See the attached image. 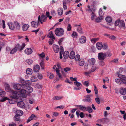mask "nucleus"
I'll list each match as a JSON object with an SVG mask.
<instances>
[{
  "label": "nucleus",
  "mask_w": 126,
  "mask_h": 126,
  "mask_svg": "<svg viewBox=\"0 0 126 126\" xmlns=\"http://www.w3.org/2000/svg\"><path fill=\"white\" fill-rule=\"evenodd\" d=\"M60 68V66L59 64H57L54 65L53 67L54 69H55L56 74L60 78H61V75L59 73Z\"/></svg>",
  "instance_id": "39448f33"
},
{
  "label": "nucleus",
  "mask_w": 126,
  "mask_h": 126,
  "mask_svg": "<svg viewBox=\"0 0 126 126\" xmlns=\"http://www.w3.org/2000/svg\"><path fill=\"white\" fill-rule=\"evenodd\" d=\"M5 89L6 91L7 92L10 91V93L12 91H13L11 90V89L9 85L8 84H6Z\"/></svg>",
  "instance_id": "c756f323"
},
{
  "label": "nucleus",
  "mask_w": 126,
  "mask_h": 126,
  "mask_svg": "<svg viewBox=\"0 0 126 126\" xmlns=\"http://www.w3.org/2000/svg\"><path fill=\"white\" fill-rule=\"evenodd\" d=\"M120 79H116L115 80V82L119 85L126 83V77L124 75L121 74L118 75Z\"/></svg>",
  "instance_id": "f257e3e1"
},
{
  "label": "nucleus",
  "mask_w": 126,
  "mask_h": 126,
  "mask_svg": "<svg viewBox=\"0 0 126 126\" xmlns=\"http://www.w3.org/2000/svg\"><path fill=\"white\" fill-rule=\"evenodd\" d=\"M13 87L16 90H19L21 88H22V84L21 85L19 83H15L14 84Z\"/></svg>",
  "instance_id": "1a4fd4ad"
},
{
  "label": "nucleus",
  "mask_w": 126,
  "mask_h": 126,
  "mask_svg": "<svg viewBox=\"0 0 126 126\" xmlns=\"http://www.w3.org/2000/svg\"><path fill=\"white\" fill-rule=\"evenodd\" d=\"M24 89H26L27 92L28 93H30L33 91V88L31 87L28 86L27 88Z\"/></svg>",
  "instance_id": "cd10ccee"
},
{
  "label": "nucleus",
  "mask_w": 126,
  "mask_h": 126,
  "mask_svg": "<svg viewBox=\"0 0 126 126\" xmlns=\"http://www.w3.org/2000/svg\"><path fill=\"white\" fill-rule=\"evenodd\" d=\"M95 100L97 104H99L100 103V101L99 98L98 97H97L95 98Z\"/></svg>",
  "instance_id": "774afa93"
},
{
  "label": "nucleus",
  "mask_w": 126,
  "mask_h": 126,
  "mask_svg": "<svg viewBox=\"0 0 126 126\" xmlns=\"http://www.w3.org/2000/svg\"><path fill=\"white\" fill-rule=\"evenodd\" d=\"M93 66L90 70L91 72L94 71L96 69V67L95 65H92Z\"/></svg>",
  "instance_id": "4d7b16f0"
},
{
  "label": "nucleus",
  "mask_w": 126,
  "mask_h": 126,
  "mask_svg": "<svg viewBox=\"0 0 126 126\" xmlns=\"http://www.w3.org/2000/svg\"><path fill=\"white\" fill-rule=\"evenodd\" d=\"M47 36L49 38H50L54 39H55V38L53 35V33L52 31H50L49 32L48 34L47 35Z\"/></svg>",
  "instance_id": "393cba45"
},
{
  "label": "nucleus",
  "mask_w": 126,
  "mask_h": 126,
  "mask_svg": "<svg viewBox=\"0 0 126 126\" xmlns=\"http://www.w3.org/2000/svg\"><path fill=\"white\" fill-rule=\"evenodd\" d=\"M80 25H77L75 26L77 28V31L79 33L82 34L83 33L81 28L80 27Z\"/></svg>",
  "instance_id": "b1692460"
},
{
  "label": "nucleus",
  "mask_w": 126,
  "mask_h": 126,
  "mask_svg": "<svg viewBox=\"0 0 126 126\" xmlns=\"http://www.w3.org/2000/svg\"><path fill=\"white\" fill-rule=\"evenodd\" d=\"M5 94L6 92L5 91H2L0 92V96L1 97H4Z\"/></svg>",
  "instance_id": "13d9d810"
},
{
  "label": "nucleus",
  "mask_w": 126,
  "mask_h": 126,
  "mask_svg": "<svg viewBox=\"0 0 126 126\" xmlns=\"http://www.w3.org/2000/svg\"><path fill=\"white\" fill-rule=\"evenodd\" d=\"M96 47L98 50L101 49L102 48V44L101 42H97L96 44Z\"/></svg>",
  "instance_id": "4468645a"
},
{
  "label": "nucleus",
  "mask_w": 126,
  "mask_h": 126,
  "mask_svg": "<svg viewBox=\"0 0 126 126\" xmlns=\"http://www.w3.org/2000/svg\"><path fill=\"white\" fill-rule=\"evenodd\" d=\"M25 80L24 79L21 78L20 79L19 81L21 83L23 84H24Z\"/></svg>",
  "instance_id": "e2e57ef3"
},
{
  "label": "nucleus",
  "mask_w": 126,
  "mask_h": 126,
  "mask_svg": "<svg viewBox=\"0 0 126 126\" xmlns=\"http://www.w3.org/2000/svg\"><path fill=\"white\" fill-rule=\"evenodd\" d=\"M23 89H21L20 91H19V93L21 94H25L27 92V91L26 89L22 88ZM19 93V92H18Z\"/></svg>",
  "instance_id": "c9c22d12"
},
{
  "label": "nucleus",
  "mask_w": 126,
  "mask_h": 126,
  "mask_svg": "<svg viewBox=\"0 0 126 126\" xmlns=\"http://www.w3.org/2000/svg\"><path fill=\"white\" fill-rule=\"evenodd\" d=\"M98 13L100 17H102V8H100L99 10Z\"/></svg>",
  "instance_id": "de8ad7c7"
},
{
  "label": "nucleus",
  "mask_w": 126,
  "mask_h": 126,
  "mask_svg": "<svg viewBox=\"0 0 126 126\" xmlns=\"http://www.w3.org/2000/svg\"><path fill=\"white\" fill-rule=\"evenodd\" d=\"M26 62L29 65H30L33 63V61L31 59H28L26 60Z\"/></svg>",
  "instance_id": "8fccbe9b"
},
{
  "label": "nucleus",
  "mask_w": 126,
  "mask_h": 126,
  "mask_svg": "<svg viewBox=\"0 0 126 126\" xmlns=\"http://www.w3.org/2000/svg\"><path fill=\"white\" fill-rule=\"evenodd\" d=\"M75 56V52L74 51H72L70 53L69 58L71 59H73Z\"/></svg>",
  "instance_id": "2f4dec72"
},
{
  "label": "nucleus",
  "mask_w": 126,
  "mask_h": 126,
  "mask_svg": "<svg viewBox=\"0 0 126 126\" xmlns=\"http://www.w3.org/2000/svg\"><path fill=\"white\" fill-rule=\"evenodd\" d=\"M105 20L107 22H111L112 20V18L110 16H107Z\"/></svg>",
  "instance_id": "79ce46f5"
},
{
  "label": "nucleus",
  "mask_w": 126,
  "mask_h": 126,
  "mask_svg": "<svg viewBox=\"0 0 126 126\" xmlns=\"http://www.w3.org/2000/svg\"><path fill=\"white\" fill-rule=\"evenodd\" d=\"M119 26L121 27H124L125 26L124 22L123 20H121L120 21Z\"/></svg>",
  "instance_id": "f704fd0d"
},
{
  "label": "nucleus",
  "mask_w": 126,
  "mask_h": 126,
  "mask_svg": "<svg viewBox=\"0 0 126 126\" xmlns=\"http://www.w3.org/2000/svg\"><path fill=\"white\" fill-rule=\"evenodd\" d=\"M87 7V8L86 9V10L89 13H92V12H94L95 10V9L93 6L92 5L90 6L89 5Z\"/></svg>",
  "instance_id": "0eeeda50"
},
{
  "label": "nucleus",
  "mask_w": 126,
  "mask_h": 126,
  "mask_svg": "<svg viewBox=\"0 0 126 126\" xmlns=\"http://www.w3.org/2000/svg\"><path fill=\"white\" fill-rule=\"evenodd\" d=\"M104 83L105 84V83H109V80L108 78L106 77L104 79H103Z\"/></svg>",
  "instance_id": "09e8293b"
},
{
  "label": "nucleus",
  "mask_w": 126,
  "mask_h": 126,
  "mask_svg": "<svg viewBox=\"0 0 126 126\" xmlns=\"http://www.w3.org/2000/svg\"><path fill=\"white\" fill-rule=\"evenodd\" d=\"M102 19V17H100V18L98 17L96 18L95 20V22H100Z\"/></svg>",
  "instance_id": "a18cd8bd"
},
{
  "label": "nucleus",
  "mask_w": 126,
  "mask_h": 126,
  "mask_svg": "<svg viewBox=\"0 0 126 126\" xmlns=\"http://www.w3.org/2000/svg\"><path fill=\"white\" fill-rule=\"evenodd\" d=\"M108 45L107 43H105L103 44V49L106 50L108 49Z\"/></svg>",
  "instance_id": "49530a36"
},
{
  "label": "nucleus",
  "mask_w": 126,
  "mask_h": 126,
  "mask_svg": "<svg viewBox=\"0 0 126 126\" xmlns=\"http://www.w3.org/2000/svg\"><path fill=\"white\" fill-rule=\"evenodd\" d=\"M119 92L120 94L122 95H125L126 94V89L123 87L120 88Z\"/></svg>",
  "instance_id": "ddd939ff"
},
{
  "label": "nucleus",
  "mask_w": 126,
  "mask_h": 126,
  "mask_svg": "<svg viewBox=\"0 0 126 126\" xmlns=\"http://www.w3.org/2000/svg\"><path fill=\"white\" fill-rule=\"evenodd\" d=\"M53 48L55 52L57 53L59 52L60 48L58 46L56 45H53Z\"/></svg>",
  "instance_id": "9b49d317"
},
{
  "label": "nucleus",
  "mask_w": 126,
  "mask_h": 126,
  "mask_svg": "<svg viewBox=\"0 0 126 126\" xmlns=\"http://www.w3.org/2000/svg\"><path fill=\"white\" fill-rule=\"evenodd\" d=\"M8 25L9 28L11 30H13L15 28V26L14 24L11 22L8 23Z\"/></svg>",
  "instance_id": "c85d7f7f"
},
{
  "label": "nucleus",
  "mask_w": 126,
  "mask_h": 126,
  "mask_svg": "<svg viewBox=\"0 0 126 126\" xmlns=\"http://www.w3.org/2000/svg\"><path fill=\"white\" fill-rule=\"evenodd\" d=\"M29 26L28 24H24L22 26V29L23 31H27L29 27Z\"/></svg>",
  "instance_id": "473e14b6"
},
{
  "label": "nucleus",
  "mask_w": 126,
  "mask_h": 126,
  "mask_svg": "<svg viewBox=\"0 0 126 126\" xmlns=\"http://www.w3.org/2000/svg\"><path fill=\"white\" fill-rule=\"evenodd\" d=\"M31 80L32 82H35L37 81V79L36 77L33 76L31 77Z\"/></svg>",
  "instance_id": "37998d69"
},
{
  "label": "nucleus",
  "mask_w": 126,
  "mask_h": 126,
  "mask_svg": "<svg viewBox=\"0 0 126 126\" xmlns=\"http://www.w3.org/2000/svg\"><path fill=\"white\" fill-rule=\"evenodd\" d=\"M17 105L19 107L21 108H23L25 107V104L22 101L19 102H18Z\"/></svg>",
  "instance_id": "2eb2a0df"
},
{
  "label": "nucleus",
  "mask_w": 126,
  "mask_h": 126,
  "mask_svg": "<svg viewBox=\"0 0 126 126\" xmlns=\"http://www.w3.org/2000/svg\"><path fill=\"white\" fill-rule=\"evenodd\" d=\"M72 27L70 24H68L67 27V31H70Z\"/></svg>",
  "instance_id": "052dcab7"
},
{
  "label": "nucleus",
  "mask_w": 126,
  "mask_h": 126,
  "mask_svg": "<svg viewBox=\"0 0 126 126\" xmlns=\"http://www.w3.org/2000/svg\"><path fill=\"white\" fill-rule=\"evenodd\" d=\"M62 96H54L53 97V99L54 100H59L62 99L63 98Z\"/></svg>",
  "instance_id": "72a5a7b5"
},
{
  "label": "nucleus",
  "mask_w": 126,
  "mask_h": 126,
  "mask_svg": "<svg viewBox=\"0 0 126 126\" xmlns=\"http://www.w3.org/2000/svg\"><path fill=\"white\" fill-rule=\"evenodd\" d=\"M26 73L27 75H30L32 74V70L31 68H28L26 70Z\"/></svg>",
  "instance_id": "4be33fe9"
},
{
  "label": "nucleus",
  "mask_w": 126,
  "mask_h": 126,
  "mask_svg": "<svg viewBox=\"0 0 126 126\" xmlns=\"http://www.w3.org/2000/svg\"><path fill=\"white\" fill-rule=\"evenodd\" d=\"M88 61L89 63L91 65H94L95 62V60L94 58H92L88 60Z\"/></svg>",
  "instance_id": "dca6fc26"
},
{
  "label": "nucleus",
  "mask_w": 126,
  "mask_h": 126,
  "mask_svg": "<svg viewBox=\"0 0 126 126\" xmlns=\"http://www.w3.org/2000/svg\"><path fill=\"white\" fill-rule=\"evenodd\" d=\"M24 52L27 55H29L32 53V51L31 48H28L25 50Z\"/></svg>",
  "instance_id": "a211bd4d"
},
{
  "label": "nucleus",
  "mask_w": 126,
  "mask_h": 126,
  "mask_svg": "<svg viewBox=\"0 0 126 126\" xmlns=\"http://www.w3.org/2000/svg\"><path fill=\"white\" fill-rule=\"evenodd\" d=\"M83 101L86 102H88L90 101V98L89 96H88L86 97V98L83 99Z\"/></svg>",
  "instance_id": "e433bc0d"
},
{
  "label": "nucleus",
  "mask_w": 126,
  "mask_h": 126,
  "mask_svg": "<svg viewBox=\"0 0 126 126\" xmlns=\"http://www.w3.org/2000/svg\"><path fill=\"white\" fill-rule=\"evenodd\" d=\"M18 92L16 91H12L10 93V97L12 99H16L19 98V95Z\"/></svg>",
  "instance_id": "20e7f679"
},
{
  "label": "nucleus",
  "mask_w": 126,
  "mask_h": 126,
  "mask_svg": "<svg viewBox=\"0 0 126 126\" xmlns=\"http://www.w3.org/2000/svg\"><path fill=\"white\" fill-rule=\"evenodd\" d=\"M58 12L59 15L60 16L62 15L63 13V9L61 8H59L58 10Z\"/></svg>",
  "instance_id": "58836bf2"
},
{
  "label": "nucleus",
  "mask_w": 126,
  "mask_h": 126,
  "mask_svg": "<svg viewBox=\"0 0 126 126\" xmlns=\"http://www.w3.org/2000/svg\"><path fill=\"white\" fill-rule=\"evenodd\" d=\"M40 64L41 66V69H44V62L41 61L40 62Z\"/></svg>",
  "instance_id": "338daca9"
},
{
  "label": "nucleus",
  "mask_w": 126,
  "mask_h": 126,
  "mask_svg": "<svg viewBox=\"0 0 126 126\" xmlns=\"http://www.w3.org/2000/svg\"><path fill=\"white\" fill-rule=\"evenodd\" d=\"M40 67L38 65H34L33 68L34 71L35 72H38L40 70Z\"/></svg>",
  "instance_id": "aec40b11"
},
{
  "label": "nucleus",
  "mask_w": 126,
  "mask_h": 126,
  "mask_svg": "<svg viewBox=\"0 0 126 126\" xmlns=\"http://www.w3.org/2000/svg\"><path fill=\"white\" fill-rule=\"evenodd\" d=\"M35 87L37 88H42L41 85L39 83H38L36 84L35 85Z\"/></svg>",
  "instance_id": "680f3d73"
},
{
  "label": "nucleus",
  "mask_w": 126,
  "mask_h": 126,
  "mask_svg": "<svg viewBox=\"0 0 126 126\" xmlns=\"http://www.w3.org/2000/svg\"><path fill=\"white\" fill-rule=\"evenodd\" d=\"M79 41L81 43H84L86 41V38L84 36H81L80 38Z\"/></svg>",
  "instance_id": "412c9836"
},
{
  "label": "nucleus",
  "mask_w": 126,
  "mask_h": 126,
  "mask_svg": "<svg viewBox=\"0 0 126 126\" xmlns=\"http://www.w3.org/2000/svg\"><path fill=\"white\" fill-rule=\"evenodd\" d=\"M69 52L67 51H65L63 53V56L65 59H67L69 56Z\"/></svg>",
  "instance_id": "bb28decb"
},
{
  "label": "nucleus",
  "mask_w": 126,
  "mask_h": 126,
  "mask_svg": "<svg viewBox=\"0 0 126 126\" xmlns=\"http://www.w3.org/2000/svg\"><path fill=\"white\" fill-rule=\"evenodd\" d=\"M55 33L58 36H62L63 34L64 30L62 28H57L55 30Z\"/></svg>",
  "instance_id": "7ed1b4c3"
},
{
  "label": "nucleus",
  "mask_w": 126,
  "mask_h": 126,
  "mask_svg": "<svg viewBox=\"0 0 126 126\" xmlns=\"http://www.w3.org/2000/svg\"><path fill=\"white\" fill-rule=\"evenodd\" d=\"M78 61V64L80 66H83L85 63V61L83 58L80 59Z\"/></svg>",
  "instance_id": "f3484780"
},
{
  "label": "nucleus",
  "mask_w": 126,
  "mask_h": 126,
  "mask_svg": "<svg viewBox=\"0 0 126 126\" xmlns=\"http://www.w3.org/2000/svg\"><path fill=\"white\" fill-rule=\"evenodd\" d=\"M98 40V38H92L91 40V41L94 44Z\"/></svg>",
  "instance_id": "603ef678"
},
{
  "label": "nucleus",
  "mask_w": 126,
  "mask_h": 126,
  "mask_svg": "<svg viewBox=\"0 0 126 126\" xmlns=\"http://www.w3.org/2000/svg\"><path fill=\"white\" fill-rule=\"evenodd\" d=\"M38 55L40 57L42 58L45 57V56L44 52H42L41 54H39Z\"/></svg>",
  "instance_id": "69168bd1"
},
{
  "label": "nucleus",
  "mask_w": 126,
  "mask_h": 126,
  "mask_svg": "<svg viewBox=\"0 0 126 126\" xmlns=\"http://www.w3.org/2000/svg\"><path fill=\"white\" fill-rule=\"evenodd\" d=\"M31 84V83L30 80H27L25 81L24 84H22V88H26Z\"/></svg>",
  "instance_id": "9d476101"
},
{
  "label": "nucleus",
  "mask_w": 126,
  "mask_h": 126,
  "mask_svg": "<svg viewBox=\"0 0 126 126\" xmlns=\"http://www.w3.org/2000/svg\"><path fill=\"white\" fill-rule=\"evenodd\" d=\"M111 62L112 63H118V59H115L112 60Z\"/></svg>",
  "instance_id": "bf43d9fd"
},
{
  "label": "nucleus",
  "mask_w": 126,
  "mask_h": 126,
  "mask_svg": "<svg viewBox=\"0 0 126 126\" xmlns=\"http://www.w3.org/2000/svg\"><path fill=\"white\" fill-rule=\"evenodd\" d=\"M98 59L100 60L99 62V63L100 65L102 66V53L101 52L98 53Z\"/></svg>",
  "instance_id": "6e6552de"
},
{
  "label": "nucleus",
  "mask_w": 126,
  "mask_h": 126,
  "mask_svg": "<svg viewBox=\"0 0 126 126\" xmlns=\"http://www.w3.org/2000/svg\"><path fill=\"white\" fill-rule=\"evenodd\" d=\"M78 107L79 109L83 112H85L86 110V108L81 105H78Z\"/></svg>",
  "instance_id": "a878e982"
},
{
  "label": "nucleus",
  "mask_w": 126,
  "mask_h": 126,
  "mask_svg": "<svg viewBox=\"0 0 126 126\" xmlns=\"http://www.w3.org/2000/svg\"><path fill=\"white\" fill-rule=\"evenodd\" d=\"M47 76L50 79L53 78L54 76L52 73L49 72L47 73Z\"/></svg>",
  "instance_id": "a19ab883"
},
{
  "label": "nucleus",
  "mask_w": 126,
  "mask_h": 126,
  "mask_svg": "<svg viewBox=\"0 0 126 126\" xmlns=\"http://www.w3.org/2000/svg\"><path fill=\"white\" fill-rule=\"evenodd\" d=\"M91 19L92 20H93L96 18V16L94 12H92L91 13Z\"/></svg>",
  "instance_id": "4c0bfd02"
},
{
  "label": "nucleus",
  "mask_w": 126,
  "mask_h": 126,
  "mask_svg": "<svg viewBox=\"0 0 126 126\" xmlns=\"http://www.w3.org/2000/svg\"><path fill=\"white\" fill-rule=\"evenodd\" d=\"M16 113L17 114V115L20 116L23 115V111L21 110H17Z\"/></svg>",
  "instance_id": "c03bdc74"
},
{
  "label": "nucleus",
  "mask_w": 126,
  "mask_h": 126,
  "mask_svg": "<svg viewBox=\"0 0 126 126\" xmlns=\"http://www.w3.org/2000/svg\"><path fill=\"white\" fill-rule=\"evenodd\" d=\"M74 84L75 85L77 86V87H75L74 88V90H80L81 88L79 86L81 85V84L80 83L78 82L77 81H76V82H74Z\"/></svg>",
  "instance_id": "f8f14e48"
},
{
  "label": "nucleus",
  "mask_w": 126,
  "mask_h": 126,
  "mask_svg": "<svg viewBox=\"0 0 126 126\" xmlns=\"http://www.w3.org/2000/svg\"><path fill=\"white\" fill-rule=\"evenodd\" d=\"M120 21V19L116 20L115 23V26H118V25H119Z\"/></svg>",
  "instance_id": "0e129e2a"
},
{
  "label": "nucleus",
  "mask_w": 126,
  "mask_h": 126,
  "mask_svg": "<svg viewBox=\"0 0 126 126\" xmlns=\"http://www.w3.org/2000/svg\"><path fill=\"white\" fill-rule=\"evenodd\" d=\"M71 36L73 38H77L78 36L77 33L76 32H73Z\"/></svg>",
  "instance_id": "864d4df0"
},
{
  "label": "nucleus",
  "mask_w": 126,
  "mask_h": 126,
  "mask_svg": "<svg viewBox=\"0 0 126 126\" xmlns=\"http://www.w3.org/2000/svg\"><path fill=\"white\" fill-rule=\"evenodd\" d=\"M74 58H75V61H79L80 59V56L78 54H77L75 56Z\"/></svg>",
  "instance_id": "3c124183"
},
{
  "label": "nucleus",
  "mask_w": 126,
  "mask_h": 126,
  "mask_svg": "<svg viewBox=\"0 0 126 126\" xmlns=\"http://www.w3.org/2000/svg\"><path fill=\"white\" fill-rule=\"evenodd\" d=\"M39 23L38 21L37 22L32 21L31 23L32 26L33 28H36L38 25Z\"/></svg>",
  "instance_id": "6ab92c4d"
},
{
  "label": "nucleus",
  "mask_w": 126,
  "mask_h": 126,
  "mask_svg": "<svg viewBox=\"0 0 126 126\" xmlns=\"http://www.w3.org/2000/svg\"><path fill=\"white\" fill-rule=\"evenodd\" d=\"M47 19V17L44 15H42L41 16H39L38 17V22H40L41 24L43 23V22L46 21Z\"/></svg>",
  "instance_id": "423d86ee"
},
{
  "label": "nucleus",
  "mask_w": 126,
  "mask_h": 126,
  "mask_svg": "<svg viewBox=\"0 0 126 126\" xmlns=\"http://www.w3.org/2000/svg\"><path fill=\"white\" fill-rule=\"evenodd\" d=\"M20 116L19 115H16L14 118V120L15 121H19V120Z\"/></svg>",
  "instance_id": "ea45409f"
},
{
  "label": "nucleus",
  "mask_w": 126,
  "mask_h": 126,
  "mask_svg": "<svg viewBox=\"0 0 126 126\" xmlns=\"http://www.w3.org/2000/svg\"><path fill=\"white\" fill-rule=\"evenodd\" d=\"M86 110H87L88 112L89 113H91L93 111L92 109L90 107H87L86 108Z\"/></svg>",
  "instance_id": "5fc2aeb1"
},
{
  "label": "nucleus",
  "mask_w": 126,
  "mask_h": 126,
  "mask_svg": "<svg viewBox=\"0 0 126 126\" xmlns=\"http://www.w3.org/2000/svg\"><path fill=\"white\" fill-rule=\"evenodd\" d=\"M93 85L94 88V91L95 94L96 95V96L98 97V95L97 94L98 93V91L97 88L95 86V84H94Z\"/></svg>",
  "instance_id": "7c9ffc66"
},
{
  "label": "nucleus",
  "mask_w": 126,
  "mask_h": 126,
  "mask_svg": "<svg viewBox=\"0 0 126 126\" xmlns=\"http://www.w3.org/2000/svg\"><path fill=\"white\" fill-rule=\"evenodd\" d=\"M111 55V54L108 52L104 53H103V60H104L106 57H110Z\"/></svg>",
  "instance_id": "5701e85b"
},
{
  "label": "nucleus",
  "mask_w": 126,
  "mask_h": 126,
  "mask_svg": "<svg viewBox=\"0 0 126 126\" xmlns=\"http://www.w3.org/2000/svg\"><path fill=\"white\" fill-rule=\"evenodd\" d=\"M15 24L16 26V29L17 30H19L20 29V26L19 23L17 22H15Z\"/></svg>",
  "instance_id": "6e6d98bb"
},
{
  "label": "nucleus",
  "mask_w": 126,
  "mask_h": 126,
  "mask_svg": "<svg viewBox=\"0 0 126 126\" xmlns=\"http://www.w3.org/2000/svg\"><path fill=\"white\" fill-rule=\"evenodd\" d=\"M26 44L25 43H23L21 46H20L19 44H17L16 45L15 47L11 51L10 54H12L16 53L17 49L19 50L20 51H22L25 47Z\"/></svg>",
  "instance_id": "f03ea898"
}]
</instances>
